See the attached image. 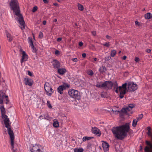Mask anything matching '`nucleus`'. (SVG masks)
<instances>
[{
    "label": "nucleus",
    "mask_w": 152,
    "mask_h": 152,
    "mask_svg": "<svg viewBox=\"0 0 152 152\" xmlns=\"http://www.w3.org/2000/svg\"><path fill=\"white\" fill-rule=\"evenodd\" d=\"M46 22L45 20H44L43 22V24L44 25H45L46 24Z\"/></svg>",
    "instance_id": "680f3d73"
},
{
    "label": "nucleus",
    "mask_w": 152,
    "mask_h": 152,
    "mask_svg": "<svg viewBox=\"0 0 152 152\" xmlns=\"http://www.w3.org/2000/svg\"><path fill=\"white\" fill-rule=\"evenodd\" d=\"M72 60L74 62H76L77 61V59L76 58H74L72 59Z\"/></svg>",
    "instance_id": "de8ad7c7"
},
{
    "label": "nucleus",
    "mask_w": 152,
    "mask_h": 152,
    "mask_svg": "<svg viewBox=\"0 0 152 152\" xmlns=\"http://www.w3.org/2000/svg\"><path fill=\"white\" fill-rule=\"evenodd\" d=\"M22 58L21 61V64H22L23 61H27L28 58V56L25 51H22Z\"/></svg>",
    "instance_id": "ddd939ff"
},
{
    "label": "nucleus",
    "mask_w": 152,
    "mask_h": 152,
    "mask_svg": "<svg viewBox=\"0 0 152 152\" xmlns=\"http://www.w3.org/2000/svg\"><path fill=\"white\" fill-rule=\"evenodd\" d=\"M28 39V43L29 44L30 46L31 47L32 46L33 47L34 45L33 44V41H32V38L29 37Z\"/></svg>",
    "instance_id": "bb28decb"
},
{
    "label": "nucleus",
    "mask_w": 152,
    "mask_h": 152,
    "mask_svg": "<svg viewBox=\"0 0 152 152\" xmlns=\"http://www.w3.org/2000/svg\"><path fill=\"white\" fill-rule=\"evenodd\" d=\"M0 109L1 112V116L4 119V124L5 125V127L7 128H11L10 127V120L8 118V116L5 115L6 111L3 106L1 105L0 107Z\"/></svg>",
    "instance_id": "7ed1b4c3"
},
{
    "label": "nucleus",
    "mask_w": 152,
    "mask_h": 152,
    "mask_svg": "<svg viewBox=\"0 0 152 152\" xmlns=\"http://www.w3.org/2000/svg\"><path fill=\"white\" fill-rule=\"evenodd\" d=\"M116 53V51L115 50H111L110 52V56L112 57L115 56Z\"/></svg>",
    "instance_id": "b1692460"
},
{
    "label": "nucleus",
    "mask_w": 152,
    "mask_h": 152,
    "mask_svg": "<svg viewBox=\"0 0 152 152\" xmlns=\"http://www.w3.org/2000/svg\"><path fill=\"white\" fill-rule=\"evenodd\" d=\"M92 132L93 133L96 135L98 136H100L101 134L99 129L96 127L92 128Z\"/></svg>",
    "instance_id": "f8f14e48"
},
{
    "label": "nucleus",
    "mask_w": 152,
    "mask_h": 152,
    "mask_svg": "<svg viewBox=\"0 0 152 152\" xmlns=\"http://www.w3.org/2000/svg\"><path fill=\"white\" fill-rule=\"evenodd\" d=\"M52 64L54 68H58L60 66V63L56 60H54L52 62Z\"/></svg>",
    "instance_id": "dca6fc26"
},
{
    "label": "nucleus",
    "mask_w": 152,
    "mask_h": 152,
    "mask_svg": "<svg viewBox=\"0 0 152 152\" xmlns=\"http://www.w3.org/2000/svg\"><path fill=\"white\" fill-rule=\"evenodd\" d=\"M145 17L147 19H150L152 18V14L149 12L147 13L145 15Z\"/></svg>",
    "instance_id": "412c9836"
},
{
    "label": "nucleus",
    "mask_w": 152,
    "mask_h": 152,
    "mask_svg": "<svg viewBox=\"0 0 152 152\" xmlns=\"http://www.w3.org/2000/svg\"><path fill=\"white\" fill-rule=\"evenodd\" d=\"M7 37L8 38V40L10 42H11L13 39L12 36L10 34L8 33L7 32L6 34Z\"/></svg>",
    "instance_id": "4be33fe9"
},
{
    "label": "nucleus",
    "mask_w": 152,
    "mask_h": 152,
    "mask_svg": "<svg viewBox=\"0 0 152 152\" xmlns=\"http://www.w3.org/2000/svg\"><path fill=\"white\" fill-rule=\"evenodd\" d=\"M78 9L82 11L83 10V7L82 5L80 4H78Z\"/></svg>",
    "instance_id": "7c9ffc66"
},
{
    "label": "nucleus",
    "mask_w": 152,
    "mask_h": 152,
    "mask_svg": "<svg viewBox=\"0 0 152 152\" xmlns=\"http://www.w3.org/2000/svg\"><path fill=\"white\" fill-rule=\"evenodd\" d=\"M37 9V7L36 6H34L32 10L33 12H35V11H36Z\"/></svg>",
    "instance_id": "ea45409f"
},
{
    "label": "nucleus",
    "mask_w": 152,
    "mask_h": 152,
    "mask_svg": "<svg viewBox=\"0 0 152 152\" xmlns=\"http://www.w3.org/2000/svg\"><path fill=\"white\" fill-rule=\"evenodd\" d=\"M66 88L65 86L64 85H61L58 88V91L61 94H62L63 92V90Z\"/></svg>",
    "instance_id": "f3484780"
},
{
    "label": "nucleus",
    "mask_w": 152,
    "mask_h": 152,
    "mask_svg": "<svg viewBox=\"0 0 152 152\" xmlns=\"http://www.w3.org/2000/svg\"><path fill=\"white\" fill-rule=\"evenodd\" d=\"M146 51L147 52L149 53L151 51V50L149 49H147L146 50Z\"/></svg>",
    "instance_id": "3c124183"
},
{
    "label": "nucleus",
    "mask_w": 152,
    "mask_h": 152,
    "mask_svg": "<svg viewBox=\"0 0 152 152\" xmlns=\"http://www.w3.org/2000/svg\"><path fill=\"white\" fill-rule=\"evenodd\" d=\"M93 138V137H89L87 136L84 137L83 138V141H85L86 140H90L91 139Z\"/></svg>",
    "instance_id": "5701e85b"
},
{
    "label": "nucleus",
    "mask_w": 152,
    "mask_h": 152,
    "mask_svg": "<svg viewBox=\"0 0 152 152\" xmlns=\"http://www.w3.org/2000/svg\"><path fill=\"white\" fill-rule=\"evenodd\" d=\"M25 83L26 85H28L29 86H31L33 83V80L28 78H25L24 80Z\"/></svg>",
    "instance_id": "4468645a"
},
{
    "label": "nucleus",
    "mask_w": 152,
    "mask_h": 152,
    "mask_svg": "<svg viewBox=\"0 0 152 152\" xmlns=\"http://www.w3.org/2000/svg\"><path fill=\"white\" fill-rule=\"evenodd\" d=\"M143 117V115L142 114H141L140 115H138V116L137 117L136 120H137L138 121H140L141 119H142Z\"/></svg>",
    "instance_id": "c85d7f7f"
},
{
    "label": "nucleus",
    "mask_w": 152,
    "mask_h": 152,
    "mask_svg": "<svg viewBox=\"0 0 152 152\" xmlns=\"http://www.w3.org/2000/svg\"><path fill=\"white\" fill-rule=\"evenodd\" d=\"M92 33L93 35L95 36L96 35V32L94 31H92Z\"/></svg>",
    "instance_id": "864d4df0"
},
{
    "label": "nucleus",
    "mask_w": 152,
    "mask_h": 152,
    "mask_svg": "<svg viewBox=\"0 0 152 152\" xmlns=\"http://www.w3.org/2000/svg\"><path fill=\"white\" fill-rule=\"evenodd\" d=\"M138 121L136 119H134L132 122V126L134 127H135L137 124Z\"/></svg>",
    "instance_id": "cd10ccee"
},
{
    "label": "nucleus",
    "mask_w": 152,
    "mask_h": 152,
    "mask_svg": "<svg viewBox=\"0 0 152 152\" xmlns=\"http://www.w3.org/2000/svg\"><path fill=\"white\" fill-rule=\"evenodd\" d=\"M150 136L151 137V138H152V135L151 136Z\"/></svg>",
    "instance_id": "774afa93"
},
{
    "label": "nucleus",
    "mask_w": 152,
    "mask_h": 152,
    "mask_svg": "<svg viewBox=\"0 0 152 152\" xmlns=\"http://www.w3.org/2000/svg\"><path fill=\"white\" fill-rule=\"evenodd\" d=\"M57 21V20L56 19H55L54 20V21L55 22H56Z\"/></svg>",
    "instance_id": "0e129e2a"
},
{
    "label": "nucleus",
    "mask_w": 152,
    "mask_h": 152,
    "mask_svg": "<svg viewBox=\"0 0 152 152\" xmlns=\"http://www.w3.org/2000/svg\"><path fill=\"white\" fill-rule=\"evenodd\" d=\"M134 107V104H129L128 106L125 108H122L121 110L122 112L128 115L129 114L128 112L131 110Z\"/></svg>",
    "instance_id": "0eeeda50"
},
{
    "label": "nucleus",
    "mask_w": 152,
    "mask_h": 152,
    "mask_svg": "<svg viewBox=\"0 0 152 152\" xmlns=\"http://www.w3.org/2000/svg\"><path fill=\"white\" fill-rule=\"evenodd\" d=\"M31 48H32V51L33 52H34V53H36V48H35L34 47V46L33 45V47L32 46H31Z\"/></svg>",
    "instance_id": "58836bf2"
},
{
    "label": "nucleus",
    "mask_w": 152,
    "mask_h": 152,
    "mask_svg": "<svg viewBox=\"0 0 152 152\" xmlns=\"http://www.w3.org/2000/svg\"><path fill=\"white\" fill-rule=\"evenodd\" d=\"M96 86L99 88H104V86H103V83L101 84H97L96 85Z\"/></svg>",
    "instance_id": "2f4dec72"
},
{
    "label": "nucleus",
    "mask_w": 152,
    "mask_h": 152,
    "mask_svg": "<svg viewBox=\"0 0 152 152\" xmlns=\"http://www.w3.org/2000/svg\"><path fill=\"white\" fill-rule=\"evenodd\" d=\"M43 2L45 3L46 4L48 3V1L47 0H43Z\"/></svg>",
    "instance_id": "13d9d810"
},
{
    "label": "nucleus",
    "mask_w": 152,
    "mask_h": 152,
    "mask_svg": "<svg viewBox=\"0 0 152 152\" xmlns=\"http://www.w3.org/2000/svg\"><path fill=\"white\" fill-rule=\"evenodd\" d=\"M128 91L131 92L136 90L138 88V86L136 83H134L133 82H129L127 83Z\"/></svg>",
    "instance_id": "39448f33"
},
{
    "label": "nucleus",
    "mask_w": 152,
    "mask_h": 152,
    "mask_svg": "<svg viewBox=\"0 0 152 152\" xmlns=\"http://www.w3.org/2000/svg\"><path fill=\"white\" fill-rule=\"evenodd\" d=\"M114 85V88L113 90H114L117 93H118V84L116 82H115L113 83Z\"/></svg>",
    "instance_id": "6ab92c4d"
},
{
    "label": "nucleus",
    "mask_w": 152,
    "mask_h": 152,
    "mask_svg": "<svg viewBox=\"0 0 152 152\" xmlns=\"http://www.w3.org/2000/svg\"><path fill=\"white\" fill-rule=\"evenodd\" d=\"M83 149L82 148H75L74 149V152H83Z\"/></svg>",
    "instance_id": "a878e982"
},
{
    "label": "nucleus",
    "mask_w": 152,
    "mask_h": 152,
    "mask_svg": "<svg viewBox=\"0 0 152 152\" xmlns=\"http://www.w3.org/2000/svg\"><path fill=\"white\" fill-rule=\"evenodd\" d=\"M53 126L55 127H58L59 126L58 122L57 121H55L53 123Z\"/></svg>",
    "instance_id": "c756f323"
},
{
    "label": "nucleus",
    "mask_w": 152,
    "mask_h": 152,
    "mask_svg": "<svg viewBox=\"0 0 152 152\" xmlns=\"http://www.w3.org/2000/svg\"><path fill=\"white\" fill-rule=\"evenodd\" d=\"M7 131L8 133L9 134L10 138L12 150H13L14 148V133L11 128H8V129H7Z\"/></svg>",
    "instance_id": "6e6552de"
},
{
    "label": "nucleus",
    "mask_w": 152,
    "mask_h": 152,
    "mask_svg": "<svg viewBox=\"0 0 152 152\" xmlns=\"http://www.w3.org/2000/svg\"><path fill=\"white\" fill-rule=\"evenodd\" d=\"M139 60H140L137 57H135V59H134V61L136 62H138L139 61Z\"/></svg>",
    "instance_id": "79ce46f5"
},
{
    "label": "nucleus",
    "mask_w": 152,
    "mask_h": 152,
    "mask_svg": "<svg viewBox=\"0 0 152 152\" xmlns=\"http://www.w3.org/2000/svg\"><path fill=\"white\" fill-rule=\"evenodd\" d=\"M129 129V124L126 123L120 126L113 127L111 131L116 139L122 140L126 136Z\"/></svg>",
    "instance_id": "f03ea898"
},
{
    "label": "nucleus",
    "mask_w": 152,
    "mask_h": 152,
    "mask_svg": "<svg viewBox=\"0 0 152 152\" xmlns=\"http://www.w3.org/2000/svg\"><path fill=\"white\" fill-rule=\"evenodd\" d=\"M126 86V83L123 84L121 86H119L118 87V91H119L120 93L125 94L126 93V90L127 89Z\"/></svg>",
    "instance_id": "9d476101"
},
{
    "label": "nucleus",
    "mask_w": 152,
    "mask_h": 152,
    "mask_svg": "<svg viewBox=\"0 0 152 152\" xmlns=\"http://www.w3.org/2000/svg\"><path fill=\"white\" fill-rule=\"evenodd\" d=\"M135 25L137 26H139L140 24H139V22L137 21H135Z\"/></svg>",
    "instance_id": "49530a36"
},
{
    "label": "nucleus",
    "mask_w": 152,
    "mask_h": 152,
    "mask_svg": "<svg viewBox=\"0 0 152 152\" xmlns=\"http://www.w3.org/2000/svg\"><path fill=\"white\" fill-rule=\"evenodd\" d=\"M44 89L46 92L47 95L50 96L53 93L54 91L51 87L50 84L47 82H46L44 85Z\"/></svg>",
    "instance_id": "423d86ee"
},
{
    "label": "nucleus",
    "mask_w": 152,
    "mask_h": 152,
    "mask_svg": "<svg viewBox=\"0 0 152 152\" xmlns=\"http://www.w3.org/2000/svg\"><path fill=\"white\" fill-rule=\"evenodd\" d=\"M106 38H107V39H110V38H111V37H110V36H109V35H107L106 36Z\"/></svg>",
    "instance_id": "4d7b16f0"
},
{
    "label": "nucleus",
    "mask_w": 152,
    "mask_h": 152,
    "mask_svg": "<svg viewBox=\"0 0 152 152\" xmlns=\"http://www.w3.org/2000/svg\"><path fill=\"white\" fill-rule=\"evenodd\" d=\"M68 94L70 96L75 99L79 100L80 99V93L78 91L74 89L70 90Z\"/></svg>",
    "instance_id": "20e7f679"
},
{
    "label": "nucleus",
    "mask_w": 152,
    "mask_h": 152,
    "mask_svg": "<svg viewBox=\"0 0 152 152\" xmlns=\"http://www.w3.org/2000/svg\"><path fill=\"white\" fill-rule=\"evenodd\" d=\"M102 147L104 151L106 152L109 150V145L107 143L103 141L102 143Z\"/></svg>",
    "instance_id": "2eb2a0df"
},
{
    "label": "nucleus",
    "mask_w": 152,
    "mask_h": 152,
    "mask_svg": "<svg viewBox=\"0 0 152 152\" xmlns=\"http://www.w3.org/2000/svg\"><path fill=\"white\" fill-rule=\"evenodd\" d=\"M147 129H148V132L150 131V130H151V127L149 126L148 127H147Z\"/></svg>",
    "instance_id": "052dcab7"
},
{
    "label": "nucleus",
    "mask_w": 152,
    "mask_h": 152,
    "mask_svg": "<svg viewBox=\"0 0 152 152\" xmlns=\"http://www.w3.org/2000/svg\"><path fill=\"white\" fill-rule=\"evenodd\" d=\"M111 59V57L110 56L106 57L104 59L106 61H108Z\"/></svg>",
    "instance_id": "e433bc0d"
},
{
    "label": "nucleus",
    "mask_w": 152,
    "mask_h": 152,
    "mask_svg": "<svg viewBox=\"0 0 152 152\" xmlns=\"http://www.w3.org/2000/svg\"><path fill=\"white\" fill-rule=\"evenodd\" d=\"M94 60L95 61H97V58H94Z\"/></svg>",
    "instance_id": "e2e57ef3"
},
{
    "label": "nucleus",
    "mask_w": 152,
    "mask_h": 152,
    "mask_svg": "<svg viewBox=\"0 0 152 152\" xmlns=\"http://www.w3.org/2000/svg\"><path fill=\"white\" fill-rule=\"evenodd\" d=\"M126 58L127 57L126 56H124L123 57L122 59L123 60H125L126 59Z\"/></svg>",
    "instance_id": "bf43d9fd"
},
{
    "label": "nucleus",
    "mask_w": 152,
    "mask_h": 152,
    "mask_svg": "<svg viewBox=\"0 0 152 152\" xmlns=\"http://www.w3.org/2000/svg\"><path fill=\"white\" fill-rule=\"evenodd\" d=\"M58 72L60 75H62L66 72V70L64 68H60L58 69Z\"/></svg>",
    "instance_id": "a211bd4d"
},
{
    "label": "nucleus",
    "mask_w": 152,
    "mask_h": 152,
    "mask_svg": "<svg viewBox=\"0 0 152 152\" xmlns=\"http://www.w3.org/2000/svg\"><path fill=\"white\" fill-rule=\"evenodd\" d=\"M58 2H61L62 0H57Z\"/></svg>",
    "instance_id": "69168bd1"
},
{
    "label": "nucleus",
    "mask_w": 152,
    "mask_h": 152,
    "mask_svg": "<svg viewBox=\"0 0 152 152\" xmlns=\"http://www.w3.org/2000/svg\"><path fill=\"white\" fill-rule=\"evenodd\" d=\"M102 45L104 46H105L107 48L109 47V46H110V44H109V42H106L104 44H102Z\"/></svg>",
    "instance_id": "f704fd0d"
},
{
    "label": "nucleus",
    "mask_w": 152,
    "mask_h": 152,
    "mask_svg": "<svg viewBox=\"0 0 152 152\" xmlns=\"http://www.w3.org/2000/svg\"><path fill=\"white\" fill-rule=\"evenodd\" d=\"M38 149H39L38 146L37 145H35L34 146H33L32 148H30V150L31 152H35Z\"/></svg>",
    "instance_id": "aec40b11"
},
{
    "label": "nucleus",
    "mask_w": 152,
    "mask_h": 152,
    "mask_svg": "<svg viewBox=\"0 0 152 152\" xmlns=\"http://www.w3.org/2000/svg\"><path fill=\"white\" fill-rule=\"evenodd\" d=\"M83 45V43L82 42H79V45L80 46H82Z\"/></svg>",
    "instance_id": "8fccbe9b"
},
{
    "label": "nucleus",
    "mask_w": 152,
    "mask_h": 152,
    "mask_svg": "<svg viewBox=\"0 0 152 152\" xmlns=\"http://www.w3.org/2000/svg\"><path fill=\"white\" fill-rule=\"evenodd\" d=\"M88 74L90 75H92L94 74L93 72L91 70H89L88 71Z\"/></svg>",
    "instance_id": "473e14b6"
},
{
    "label": "nucleus",
    "mask_w": 152,
    "mask_h": 152,
    "mask_svg": "<svg viewBox=\"0 0 152 152\" xmlns=\"http://www.w3.org/2000/svg\"><path fill=\"white\" fill-rule=\"evenodd\" d=\"M47 105L49 108H52V106L51 105L50 102L49 101H47Z\"/></svg>",
    "instance_id": "72a5a7b5"
},
{
    "label": "nucleus",
    "mask_w": 152,
    "mask_h": 152,
    "mask_svg": "<svg viewBox=\"0 0 152 152\" xmlns=\"http://www.w3.org/2000/svg\"><path fill=\"white\" fill-rule=\"evenodd\" d=\"M4 98L6 99V100L7 101L6 103L7 104L8 102L9 101L7 99L8 96L6 95L4 96V94L1 91H0V104H3V99Z\"/></svg>",
    "instance_id": "9b49d317"
},
{
    "label": "nucleus",
    "mask_w": 152,
    "mask_h": 152,
    "mask_svg": "<svg viewBox=\"0 0 152 152\" xmlns=\"http://www.w3.org/2000/svg\"><path fill=\"white\" fill-rule=\"evenodd\" d=\"M28 74L30 76H32V73L29 71H28Z\"/></svg>",
    "instance_id": "603ef678"
},
{
    "label": "nucleus",
    "mask_w": 152,
    "mask_h": 152,
    "mask_svg": "<svg viewBox=\"0 0 152 152\" xmlns=\"http://www.w3.org/2000/svg\"><path fill=\"white\" fill-rule=\"evenodd\" d=\"M61 39H62V38H61V37H59V38H58L57 39V42H60L61 41Z\"/></svg>",
    "instance_id": "a18cd8bd"
},
{
    "label": "nucleus",
    "mask_w": 152,
    "mask_h": 152,
    "mask_svg": "<svg viewBox=\"0 0 152 152\" xmlns=\"http://www.w3.org/2000/svg\"><path fill=\"white\" fill-rule=\"evenodd\" d=\"M121 53V51H119V52H118V53Z\"/></svg>",
    "instance_id": "338daca9"
},
{
    "label": "nucleus",
    "mask_w": 152,
    "mask_h": 152,
    "mask_svg": "<svg viewBox=\"0 0 152 152\" xmlns=\"http://www.w3.org/2000/svg\"><path fill=\"white\" fill-rule=\"evenodd\" d=\"M53 4L54 6L56 7H58L59 6L58 4L56 3H54Z\"/></svg>",
    "instance_id": "5fc2aeb1"
},
{
    "label": "nucleus",
    "mask_w": 152,
    "mask_h": 152,
    "mask_svg": "<svg viewBox=\"0 0 152 152\" xmlns=\"http://www.w3.org/2000/svg\"><path fill=\"white\" fill-rule=\"evenodd\" d=\"M147 134L149 136H151L152 134L151 132L150 131L148 132H147Z\"/></svg>",
    "instance_id": "c03bdc74"
},
{
    "label": "nucleus",
    "mask_w": 152,
    "mask_h": 152,
    "mask_svg": "<svg viewBox=\"0 0 152 152\" xmlns=\"http://www.w3.org/2000/svg\"><path fill=\"white\" fill-rule=\"evenodd\" d=\"M86 56V54L85 53H83L82 54V56L83 58H85Z\"/></svg>",
    "instance_id": "09e8293b"
},
{
    "label": "nucleus",
    "mask_w": 152,
    "mask_h": 152,
    "mask_svg": "<svg viewBox=\"0 0 152 152\" xmlns=\"http://www.w3.org/2000/svg\"><path fill=\"white\" fill-rule=\"evenodd\" d=\"M55 54L56 55L59 54V51L58 50H56L55 52Z\"/></svg>",
    "instance_id": "37998d69"
},
{
    "label": "nucleus",
    "mask_w": 152,
    "mask_h": 152,
    "mask_svg": "<svg viewBox=\"0 0 152 152\" xmlns=\"http://www.w3.org/2000/svg\"><path fill=\"white\" fill-rule=\"evenodd\" d=\"M35 152H42V151L40 149H38Z\"/></svg>",
    "instance_id": "6e6d98bb"
},
{
    "label": "nucleus",
    "mask_w": 152,
    "mask_h": 152,
    "mask_svg": "<svg viewBox=\"0 0 152 152\" xmlns=\"http://www.w3.org/2000/svg\"><path fill=\"white\" fill-rule=\"evenodd\" d=\"M99 70L100 72H103L105 71L106 69L105 66H102L100 68Z\"/></svg>",
    "instance_id": "393cba45"
},
{
    "label": "nucleus",
    "mask_w": 152,
    "mask_h": 152,
    "mask_svg": "<svg viewBox=\"0 0 152 152\" xmlns=\"http://www.w3.org/2000/svg\"><path fill=\"white\" fill-rule=\"evenodd\" d=\"M10 4L15 14V20L18 21L19 26L22 30L25 28V24L22 15L20 13L18 2L17 0H11Z\"/></svg>",
    "instance_id": "f257e3e1"
},
{
    "label": "nucleus",
    "mask_w": 152,
    "mask_h": 152,
    "mask_svg": "<svg viewBox=\"0 0 152 152\" xmlns=\"http://www.w3.org/2000/svg\"><path fill=\"white\" fill-rule=\"evenodd\" d=\"M112 111L113 112V113L115 114H118L119 113H120L121 112V111L117 110H114L113 109H112Z\"/></svg>",
    "instance_id": "4c0bfd02"
},
{
    "label": "nucleus",
    "mask_w": 152,
    "mask_h": 152,
    "mask_svg": "<svg viewBox=\"0 0 152 152\" xmlns=\"http://www.w3.org/2000/svg\"><path fill=\"white\" fill-rule=\"evenodd\" d=\"M125 94H122L121 93H120V97L122 99L124 97V95Z\"/></svg>",
    "instance_id": "a19ab883"
},
{
    "label": "nucleus",
    "mask_w": 152,
    "mask_h": 152,
    "mask_svg": "<svg viewBox=\"0 0 152 152\" xmlns=\"http://www.w3.org/2000/svg\"><path fill=\"white\" fill-rule=\"evenodd\" d=\"M113 83L110 81H107L103 83L104 89L106 90L111 89L113 86Z\"/></svg>",
    "instance_id": "1a4fd4ad"
},
{
    "label": "nucleus",
    "mask_w": 152,
    "mask_h": 152,
    "mask_svg": "<svg viewBox=\"0 0 152 152\" xmlns=\"http://www.w3.org/2000/svg\"><path fill=\"white\" fill-rule=\"evenodd\" d=\"M43 33L42 32H40L39 34V38L40 39H42L43 38Z\"/></svg>",
    "instance_id": "c9c22d12"
}]
</instances>
